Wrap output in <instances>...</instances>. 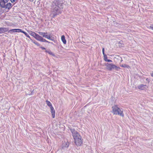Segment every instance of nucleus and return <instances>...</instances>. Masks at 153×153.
Segmentation results:
<instances>
[{"instance_id":"nucleus-1","label":"nucleus","mask_w":153,"mask_h":153,"mask_svg":"<svg viewBox=\"0 0 153 153\" xmlns=\"http://www.w3.org/2000/svg\"><path fill=\"white\" fill-rule=\"evenodd\" d=\"M64 3L63 0H55L52 4V7L53 11L55 14L54 16L60 13V10L63 8V5Z\"/></svg>"},{"instance_id":"nucleus-2","label":"nucleus","mask_w":153,"mask_h":153,"mask_svg":"<svg viewBox=\"0 0 153 153\" xmlns=\"http://www.w3.org/2000/svg\"><path fill=\"white\" fill-rule=\"evenodd\" d=\"M112 112L114 114L119 115L123 117H124L123 109L119 108L117 105H114L112 106Z\"/></svg>"},{"instance_id":"nucleus-3","label":"nucleus","mask_w":153,"mask_h":153,"mask_svg":"<svg viewBox=\"0 0 153 153\" xmlns=\"http://www.w3.org/2000/svg\"><path fill=\"white\" fill-rule=\"evenodd\" d=\"M106 69L108 71H111L113 69H115L116 71H118L120 68L117 67L112 63H106L105 64Z\"/></svg>"},{"instance_id":"nucleus-4","label":"nucleus","mask_w":153,"mask_h":153,"mask_svg":"<svg viewBox=\"0 0 153 153\" xmlns=\"http://www.w3.org/2000/svg\"><path fill=\"white\" fill-rule=\"evenodd\" d=\"M70 130L72 133L74 139L81 136L78 132L74 129L71 128Z\"/></svg>"},{"instance_id":"nucleus-5","label":"nucleus","mask_w":153,"mask_h":153,"mask_svg":"<svg viewBox=\"0 0 153 153\" xmlns=\"http://www.w3.org/2000/svg\"><path fill=\"white\" fill-rule=\"evenodd\" d=\"M74 140V143L77 146H80L82 143V139L81 136Z\"/></svg>"},{"instance_id":"nucleus-6","label":"nucleus","mask_w":153,"mask_h":153,"mask_svg":"<svg viewBox=\"0 0 153 153\" xmlns=\"http://www.w3.org/2000/svg\"><path fill=\"white\" fill-rule=\"evenodd\" d=\"M38 33L40 35L42 36L43 37L47 38L51 40H53L51 39V35H48V33H44L42 32H38Z\"/></svg>"},{"instance_id":"nucleus-7","label":"nucleus","mask_w":153,"mask_h":153,"mask_svg":"<svg viewBox=\"0 0 153 153\" xmlns=\"http://www.w3.org/2000/svg\"><path fill=\"white\" fill-rule=\"evenodd\" d=\"M138 88L140 89L143 90L146 89L148 87L146 85L141 84L138 86Z\"/></svg>"},{"instance_id":"nucleus-8","label":"nucleus","mask_w":153,"mask_h":153,"mask_svg":"<svg viewBox=\"0 0 153 153\" xmlns=\"http://www.w3.org/2000/svg\"><path fill=\"white\" fill-rule=\"evenodd\" d=\"M8 30V29L5 27L0 28V33H3Z\"/></svg>"},{"instance_id":"nucleus-9","label":"nucleus","mask_w":153,"mask_h":153,"mask_svg":"<svg viewBox=\"0 0 153 153\" xmlns=\"http://www.w3.org/2000/svg\"><path fill=\"white\" fill-rule=\"evenodd\" d=\"M22 30L19 29H13L10 30L9 32L10 33H13L15 32H22Z\"/></svg>"},{"instance_id":"nucleus-10","label":"nucleus","mask_w":153,"mask_h":153,"mask_svg":"<svg viewBox=\"0 0 153 153\" xmlns=\"http://www.w3.org/2000/svg\"><path fill=\"white\" fill-rule=\"evenodd\" d=\"M50 109L51 110V111L52 114V117L53 118H54L55 117V111L53 107H50Z\"/></svg>"},{"instance_id":"nucleus-11","label":"nucleus","mask_w":153,"mask_h":153,"mask_svg":"<svg viewBox=\"0 0 153 153\" xmlns=\"http://www.w3.org/2000/svg\"><path fill=\"white\" fill-rule=\"evenodd\" d=\"M0 7L2 8H5L6 7V3L4 1L2 0H0Z\"/></svg>"},{"instance_id":"nucleus-12","label":"nucleus","mask_w":153,"mask_h":153,"mask_svg":"<svg viewBox=\"0 0 153 153\" xmlns=\"http://www.w3.org/2000/svg\"><path fill=\"white\" fill-rule=\"evenodd\" d=\"M12 7V4L10 3H7L6 4V7L5 8L6 9H7L9 10Z\"/></svg>"},{"instance_id":"nucleus-13","label":"nucleus","mask_w":153,"mask_h":153,"mask_svg":"<svg viewBox=\"0 0 153 153\" xmlns=\"http://www.w3.org/2000/svg\"><path fill=\"white\" fill-rule=\"evenodd\" d=\"M42 38V37L40 36L39 35L37 34L36 36L35 37V39L41 42Z\"/></svg>"},{"instance_id":"nucleus-14","label":"nucleus","mask_w":153,"mask_h":153,"mask_svg":"<svg viewBox=\"0 0 153 153\" xmlns=\"http://www.w3.org/2000/svg\"><path fill=\"white\" fill-rule=\"evenodd\" d=\"M69 145V143L68 142H67L66 143H65L64 144H63V147H62V149H65V148H68Z\"/></svg>"},{"instance_id":"nucleus-15","label":"nucleus","mask_w":153,"mask_h":153,"mask_svg":"<svg viewBox=\"0 0 153 153\" xmlns=\"http://www.w3.org/2000/svg\"><path fill=\"white\" fill-rule=\"evenodd\" d=\"M61 40L63 43L65 44L66 43V41L65 38V36L64 35H62L61 36Z\"/></svg>"},{"instance_id":"nucleus-16","label":"nucleus","mask_w":153,"mask_h":153,"mask_svg":"<svg viewBox=\"0 0 153 153\" xmlns=\"http://www.w3.org/2000/svg\"><path fill=\"white\" fill-rule=\"evenodd\" d=\"M46 103L47 105L50 108L51 107H53L51 103L48 100L46 101Z\"/></svg>"},{"instance_id":"nucleus-17","label":"nucleus","mask_w":153,"mask_h":153,"mask_svg":"<svg viewBox=\"0 0 153 153\" xmlns=\"http://www.w3.org/2000/svg\"><path fill=\"white\" fill-rule=\"evenodd\" d=\"M120 66L122 67L127 68H130V67L129 65L126 64H122V65H120Z\"/></svg>"},{"instance_id":"nucleus-18","label":"nucleus","mask_w":153,"mask_h":153,"mask_svg":"<svg viewBox=\"0 0 153 153\" xmlns=\"http://www.w3.org/2000/svg\"><path fill=\"white\" fill-rule=\"evenodd\" d=\"M21 32L24 33L26 36L28 37L29 39H30V36H29V34L27 33L26 32L22 30Z\"/></svg>"},{"instance_id":"nucleus-19","label":"nucleus","mask_w":153,"mask_h":153,"mask_svg":"<svg viewBox=\"0 0 153 153\" xmlns=\"http://www.w3.org/2000/svg\"><path fill=\"white\" fill-rule=\"evenodd\" d=\"M38 34L36 33L35 32H32L31 35L33 36L35 38Z\"/></svg>"},{"instance_id":"nucleus-20","label":"nucleus","mask_w":153,"mask_h":153,"mask_svg":"<svg viewBox=\"0 0 153 153\" xmlns=\"http://www.w3.org/2000/svg\"><path fill=\"white\" fill-rule=\"evenodd\" d=\"M41 42H48V43H50V42L46 40V39H44L43 38H42V40Z\"/></svg>"},{"instance_id":"nucleus-21","label":"nucleus","mask_w":153,"mask_h":153,"mask_svg":"<svg viewBox=\"0 0 153 153\" xmlns=\"http://www.w3.org/2000/svg\"><path fill=\"white\" fill-rule=\"evenodd\" d=\"M33 42L36 45H37L38 46H39L40 45L39 43L38 42H36V41H33Z\"/></svg>"},{"instance_id":"nucleus-22","label":"nucleus","mask_w":153,"mask_h":153,"mask_svg":"<svg viewBox=\"0 0 153 153\" xmlns=\"http://www.w3.org/2000/svg\"><path fill=\"white\" fill-rule=\"evenodd\" d=\"M103 56H104V59L105 61H106L108 59L107 56V55L105 54V55H103Z\"/></svg>"},{"instance_id":"nucleus-23","label":"nucleus","mask_w":153,"mask_h":153,"mask_svg":"<svg viewBox=\"0 0 153 153\" xmlns=\"http://www.w3.org/2000/svg\"><path fill=\"white\" fill-rule=\"evenodd\" d=\"M48 53L53 56H55L54 54L50 51H49L48 52Z\"/></svg>"},{"instance_id":"nucleus-24","label":"nucleus","mask_w":153,"mask_h":153,"mask_svg":"<svg viewBox=\"0 0 153 153\" xmlns=\"http://www.w3.org/2000/svg\"><path fill=\"white\" fill-rule=\"evenodd\" d=\"M146 81H147L149 83V82L150 81V79H149L148 78H147L146 79Z\"/></svg>"},{"instance_id":"nucleus-25","label":"nucleus","mask_w":153,"mask_h":153,"mask_svg":"<svg viewBox=\"0 0 153 153\" xmlns=\"http://www.w3.org/2000/svg\"><path fill=\"white\" fill-rule=\"evenodd\" d=\"M102 53L103 55H105V54L104 53V48H103L102 49Z\"/></svg>"},{"instance_id":"nucleus-26","label":"nucleus","mask_w":153,"mask_h":153,"mask_svg":"<svg viewBox=\"0 0 153 153\" xmlns=\"http://www.w3.org/2000/svg\"><path fill=\"white\" fill-rule=\"evenodd\" d=\"M106 62H112V61L111 60H110V59H108L106 61Z\"/></svg>"},{"instance_id":"nucleus-27","label":"nucleus","mask_w":153,"mask_h":153,"mask_svg":"<svg viewBox=\"0 0 153 153\" xmlns=\"http://www.w3.org/2000/svg\"><path fill=\"white\" fill-rule=\"evenodd\" d=\"M150 28L153 30V25H152L150 26Z\"/></svg>"},{"instance_id":"nucleus-28","label":"nucleus","mask_w":153,"mask_h":153,"mask_svg":"<svg viewBox=\"0 0 153 153\" xmlns=\"http://www.w3.org/2000/svg\"><path fill=\"white\" fill-rule=\"evenodd\" d=\"M2 0L4 1L5 3H7L8 2V0Z\"/></svg>"},{"instance_id":"nucleus-29","label":"nucleus","mask_w":153,"mask_h":153,"mask_svg":"<svg viewBox=\"0 0 153 153\" xmlns=\"http://www.w3.org/2000/svg\"><path fill=\"white\" fill-rule=\"evenodd\" d=\"M10 1H11V2L12 3H14L15 1V0H10Z\"/></svg>"},{"instance_id":"nucleus-30","label":"nucleus","mask_w":153,"mask_h":153,"mask_svg":"<svg viewBox=\"0 0 153 153\" xmlns=\"http://www.w3.org/2000/svg\"><path fill=\"white\" fill-rule=\"evenodd\" d=\"M40 48L42 49V50H45V48L43 47H40Z\"/></svg>"},{"instance_id":"nucleus-31","label":"nucleus","mask_w":153,"mask_h":153,"mask_svg":"<svg viewBox=\"0 0 153 153\" xmlns=\"http://www.w3.org/2000/svg\"><path fill=\"white\" fill-rule=\"evenodd\" d=\"M151 75L153 77V71L152 72V73L151 74Z\"/></svg>"},{"instance_id":"nucleus-32","label":"nucleus","mask_w":153,"mask_h":153,"mask_svg":"<svg viewBox=\"0 0 153 153\" xmlns=\"http://www.w3.org/2000/svg\"><path fill=\"white\" fill-rule=\"evenodd\" d=\"M49 51H47V50H46L45 51V52H46V53H48V52Z\"/></svg>"},{"instance_id":"nucleus-33","label":"nucleus","mask_w":153,"mask_h":153,"mask_svg":"<svg viewBox=\"0 0 153 153\" xmlns=\"http://www.w3.org/2000/svg\"><path fill=\"white\" fill-rule=\"evenodd\" d=\"M30 39H31V41H32V42L33 41H32V39H30Z\"/></svg>"},{"instance_id":"nucleus-34","label":"nucleus","mask_w":153,"mask_h":153,"mask_svg":"<svg viewBox=\"0 0 153 153\" xmlns=\"http://www.w3.org/2000/svg\"><path fill=\"white\" fill-rule=\"evenodd\" d=\"M30 39H31V41H32V42L33 41H32V39H30Z\"/></svg>"},{"instance_id":"nucleus-35","label":"nucleus","mask_w":153,"mask_h":153,"mask_svg":"<svg viewBox=\"0 0 153 153\" xmlns=\"http://www.w3.org/2000/svg\"><path fill=\"white\" fill-rule=\"evenodd\" d=\"M30 39H31V41H32V42L33 41H32V39H30Z\"/></svg>"},{"instance_id":"nucleus-36","label":"nucleus","mask_w":153,"mask_h":153,"mask_svg":"<svg viewBox=\"0 0 153 153\" xmlns=\"http://www.w3.org/2000/svg\"><path fill=\"white\" fill-rule=\"evenodd\" d=\"M15 0V1H16V0Z\"/></svg>"}]
</instances>
